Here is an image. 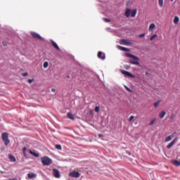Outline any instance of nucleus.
<instances>
[{
	"label": "nucleus",
	"instance_id": "obj_1",
	"mask_svg": "<svg viewBox=\"0 0 180 180\" xmlns=\"http://www.w3.org/2000/svg\"><path fill=\"white\" fill-rule=\"evenodd\" d=\"M125 56L127 57H129V58H131L129 60V62L131 63V64H133L134 65H140V58L130 53H126Z\"/></svg>",
	"mask_w": 180,
	"mask_h": 180
},
{
	"label": "nucleus",
	"instance_id": "obj_2",
	"mask_svg": "<svg viewBox=\"0 0 180 180\" xmlns=\"http://www.w3.org/2000/svg\"><path fill=\"white\" fill-rule=\"evenodd\" d=\"M41 160L43 165H51V164L53 162V160L51 158L46 156L41 158Z\"/></svg>",
	"mask_w": 180,
	"mask_h": 180
},
{
	"label": "nucleus",
	"instance_id": "obj_3",
	"mask_svg": "<svg viewBox=\"0 0 180 180\" xmlns=\"http://www.w3.org/2000/svg\"><path fill=\"white\" fill-rule=\"evenodd\" d=\"M2 140L5 143V146H8L11 141H9V134L4 132L2 134Z\"/></svg>",
	"mask_w": 180,
	"mask_h": 180
},
{
	"label": "nucleus",
	"instance_id": "obj_4",
	"mask_svg": "<svg viewBox=\"0 0 180 180\" xmlns=\"http://www.w3.org/2000/svg\"><path fill=\"white\" fill-rule=\"evenodd\" d=\"M120 72H121V74L124 75L125 78H136V76L130 73V72H127L126 70H121Z\"/></svg>",
	"mask_w": 180,
	"mask_h": 180
},
{
	"label": "nucleus",
	"instance_id": "obj_5",
	"mask_svg": "<svg viewBox=\"0 0 180 180\" xmlns=\"http://www.w3.org/2000/svg\"><path fill=\"white\" fill-rule=\"evenodd\" d=\"M121 41L124 46H131L133 44V41L129 39H122Z\"/></svg>",
	"mask_w": 180,
	"mask_h": 180
},
{
	"label": "nucleus",
	"instance_id": "obj_6",
	"mask_svg": "<svg viewBox=\"0 0 180 180\" xmlns=\"http://www.w3.org/2000/svg\"><path fill=\"white\" fill-rule=\"evenodd\" d=\"M31 34L34 39H39V40H43V37L40 36L37 32H31Z\"/></svg>",
	"mask_w": 180,
	"mask_h": 180
},
{
	"label": "nucleus",
	"instance_id": "obj_7",
	"mask_svg": "<svg viewBox=\"0 0 180 180\" xmlns=\"http://www.w3.org/2000/svg\"><path fill=\"white\" fill-rule=\"evenodd\" d=\"M79 172H71L69 174V176H72V178H79Z\"/></svg>",
	"mask_w": 180,
	"mask_h": 180
},
{
	"label": "nucleus",
	"instance_id": "obj_8",
	"mask_svg": "<svg viewBox=\"0 0 180 180\" xmlns=\"http://www.w3.org/2000/svg\"><path fill=\"white\" fill-rule=\"evenodd\" d=\"M178 141V138H175L169 145H167V148L169 150V148H172L175 143Z\"/></svg>",
	"mask_w": 180,
	"mask_h": 180
},
{
	"label": "nucleus",
	"instance_id": "obj_9",
	"mask_svg": "<svg viewBox=\"0 0 180 180\" xmlns=\"http://www.w3.org/2000/svg\"><path fill=\"white\" fill-rule=\"evenodd\" d=\"M53 176H55V178H60L61 177V174H60V171H58V169H53Z\"/></svg>",
	"mask_w": 180,
	"mask_h": 180
},
{
	"label": "nucleus",
	"instance_id": "obj_10",
	"mask_svg": "<svg viewBox=\"0 0 180 180\" xmlns=\"http://www.w3.org/2000/svg\"><path fill=\"white\" fill-rule=\"evenodd\" d=\"M175 136H176V132H174L170 136L166 137L165 142L168 143V141H171V140H172L174 139V137H175Z\"/></svg>",
	"mask_w": 180,
	"mask_h": 180
},
{
	"label": "nucleus",
	"instance_id": "obj_11",
	"mask_svg": "<svg viewBox=\"0 0 180 180\" xmlns=\"http://www.w3.org/2000/svg\"><path fill=\"white\" fill-rule=\"evenodd\" d=\"M52 46L58 51H60V47L58 46V45L57 44V43H56L55 41H53V39L50 40Z\"/></svg>",
	"mask_w": 180,
	"mask_h": 180
},
{
	"label": "nucleus",
	"instance_id": "obj_12",
	"mask_svg": "<svg viewBox=\"0 0 180 180\" xmlns=\"http://www.w3.org/2000/svg\"><path fill=\"white\" fill-rule=\"evenodd\" d=\"M98 58H101V60H105L106 58L105 53H103L102 51H99L98 53Z\"/></svg>",
	"mask_w": 180,
	"mask_h": 180
},
{
	"label": "nucleus",
	"instance_id": "obj_13",
	"mask_svg": "<svg viewBox=\"0 0 180 180\" xmlns=\"http://www.w3.org/2000/svg\"><path fill=\"white\" fill-rule=\"evenodd\" d=\"M117 47L118 50H120L121 51H130V49H127L120 45H118Z\"/></svg>",
	"mask_w": 180,
	"mask_h": 180
},
{
	"label": "nucleus",
	"instance_id": "obj_14",
	"mask_svg": "<svg viewBox=\"0 0 180 180\" xmlns=\"http://www.w3.org/2000/svg\"><path fill=\"white\" fill-rule=\"evenodd\" d=\"M37 174L36 173H28V178H30V179H33V178H37Z\"/></svg>",
	"mask_w": 180,
	"mask_h": 180
},
{
	"label": "nucleus",
	"instance_id": "obj_15",
	"mask_svg": "<svg viewBox=\"0 0 180 180\" xmlns=\"http://www.w3.org/2000/svg\"><path fill=\"white\" fill-rule=\"evenodd\" d=\"M165 115H167V112H165V110H162L160 113H159V117L160 119H164V117H165Z\"/></svg>",
	"mask_w": 180,
	"mask_h": 180
},
{
	"label": "nucleus",
	"instance_id": "obj_16",
	"mask_svg": "<svg viewBox=\"0 0 180 180\" xmlns=\"http://www.w3.org/2000/svg\"><path fill=\"white\" fill-rule=\"evenodd\" d=\"M130 13H131V10H130V8H127L125 11L126 18H130Z\"/></svg>",
	"mask_w": 180,
	"mask_h": 180
},
{
	"label": "nucleus",
	"instance_id": "obj_17",
	"mask_svg": "<svg viewBox=\"0 0 180 180\" xmlns=\"http://www.w3.org/2000/svg\"><path fill=\"white\" fill-rule=\"evenodd\" d=\"M136 15H137V8H135L133 11H131V18H135Z\"/></svg>",
	"mask_w": 180,
	"mask_h": 180
},
{
	"label": "nucleus",
	"instance_id": "obj_18",
	"mask_svg": "<svg viewBox=\"0 0 180 180\" xmlns=\"http://www.w3.org/2000/svg\"><path fill=\"white\" fill-rule=\"evenodd\" d=\"M8 158L12 162H15L16 161V158H15V156H13V155H8Z\"/></svg>",
	"mask_w": 180,
	"mask_h": 180
},
{
	"label": "nucleus",
	"instance_id": "obj_19",
	"mask_svg": "<svg viewBox=\"0 0 180 180\" xmlns=\"http://www.w3.org/2000/svg\"><path fill=\"white\" fill-rule=\"evenodd\" d=\"M154 29H155V24L154 23L150 24L149 26V32H153Z\"/></svg>",
	"mask_w": 180,
	"mask_h": 180
},
{
	"label": "nucleus",
	"instance_id": "obj_20",
	"mask_svg": "<svg viewBox=\"0 0 180 180\" xmlns=\"http://www.w3.org/2000/svg\"><path fill=\"white\" fill-rule=\"evenodd\" d=\"M173 22L174 25H178V23L179 22V17L175 16Z\"/></svg>",
	"mask_w": 180,
	"mask_h": 180
},
{
	"label": "nucleus",
	"instance_id": "obj_21",
	"mask_svg": "<svg viewBox=\"0 0 180 180\" xmlns=\"http://www.w3.org/2000/svg\"><path fill=\"white\" fill-rule=\"evenodd\" d=\"M174 165H175L176 167H179L180 166V160H175L173 162Z\"/></svg>",
	"mask_w": 180,
	"mask_h": 180
},
{
	"label": "nucleus",
	"instance_id": "obj_22",
	"mask_svg": "<svg viewBox=\"0 0 180 180\" xmlns=\"http://www.w3.org/2000/svg\"><path fill=\"white\" fill-rule=\"evenodd\" d=\"M68 117L71 120H75V117H74V115L71 112H68Z\"/></svg>",
	"mask_w": 180,
	"mask_h": 180
},
{
	"label": "nucleus",
	"instance_id": "obj_23",
	"mask_svg": "<svg viewBox=\"0 0 180 180\" xmlns=\"http://www.w3.org/2000/svg\"><path fill=\"white\" fill-rule=\"evenodd\" d=\"M30 154H31L32 155H34V157H36L37 158H39V153H36L32 150H30Z\"/></svg>",
	"mask_w": 180,
	"mask_h": 180
},
{
	"label": "nucleus",
	"instance_id": "obj_24",
	"mask_svg": "<svg viewBox=\"0 0 180 180\" xmlns=\"http://www.w3.org/2000/svg\"><path fill=\"white\" fill-rule=\"evenodd\" d=\"M158 35H157L156 34H153L150 38V41H153V40H154V39H157Z\"/></svg>",
	"mask_w": 180,
	"mask_h": 180
},
{
	"label": "nucleus",
	"instance_id": "obj_25",
	"mask_svg": "<svg viewBox=\"0 0 180 180\" xmlns=\"http://www.w3.org/2000/svg\"><path fill=\"white\" fill-rule=\"evenodd\" d=\"M160 103H161V101H158L155 102L154 104H153L154 107L155 108L158 107V105H160Z\"/></svg>",
	"mask_w": 180,
	"mask_h": 180
},
{
	"label": "nucleus",
	"instance_id": "obj_26",
	"mask_svg": "<svg viewBox=\"0 0 180 180\" xmlns=\"http://www.w3.org/2000/svg\"><path fill=\"white\" fill-rule=\"evenodd\" d=\"M160 6H164V0H159Z\"/></svg>",
	"mask_w": 180,
	"mask_h": 180
},
{
	"label": "nucleus",
	"instance_id": "obj_27",
	"mask_svg": "<svg viewBox=\"0 0 180 180\" xmlns=\"http://www.w3.org/2000/svg\"><path fill=\"white\" fill-rule=\"evenodd\" d=\"M56 148L57 150H62L61 145H60V144L56 145Z\"/></svg>",
	"mask_w": 180,
	"mask_h": 180
},
{
	"label": "nucleus",
	"instance_id": "obj_28",
	"mask_svg": "<svg viewBox=\"0 0 180 180\" xmlns=\"http://www.w3.org/2000/svg\"><path fill=\"white\" fill-rule=\"evenodd\" d=\"M49 67V62L46 61L44 63V68H47Z\"/></svg>",
	"mask_w": 180,
	"mask_h": 180
},
{
	"label": "nucleus",
	"instance_id": "obj_29",
	"mask_svg": "<svg viewBox=\"0 0 180 180\" xmlns=\"http://www.w3.org/2000/svg\"><path fill=\"white\" fill-rule=\"evenodd\" d=\"M155 120H157L155 118L152 120L150 122V126H153L154 124V123H155Z\"/></svg>",
	"mask_w": 180,
	"mask_h": 180
},
{
	"label": "nucleus",
	"instance_id": "obj_30",
	"mask_svg": "<svg viewBox=\"0 0 180 180\" xmlns=\"http://www.w3.org/2000/svg\"><path fill=\"white\" fill-rule=\"evenodd\" d=\"M103 20H104V22H105V23H108V22H110V20L108 19V18H103Z\"/></svg>",
	"mask_w": 180,
	"mask_h": 180
},
{
	"label": "nucleus",
	"instance_id": "obj_31",
	"mask_svg": "<svg viewBox=\"0 0 180 180\" xmlns=\"http://www.w3.org/2000/svg\"><path fill=\"white\" fill-rule=\"evenodd\" d=\"M95 112H96V113L99 112V106H96L95 108Z\"/></svg>",
	"mask_w": 180,
	"mask_h": 180
},
{
	"label": "nucleus",
	"instance_id": "obj_32",
	"mask_svg": "<svg viewBox=\"0 0 180 180\" xmlns=\"http://www.w3.org/2000/svg\"><path fill=\"white\" fill-rule=\"evenodd\" d=\"M133 119H134V116L131 115L129 118V122H132Z\"/></svg>",
	"mask_w": 180,
	"mask_h": 180
},
{
	"label": "nucleus",
	"instance_id": "obj_33",
	"mask_svg": "<svg viewBox=\"0 0 180 180\" xmlns=\"http://www.w3.org/2000/svg\"><path fill=\"white\" fill-rule=\"evenodd\" d=\"M124 88L126 89L127 91L131 92V89H130V88H129L127 86H124Z\"/></svg>",
	"mask_w": 180,
	"mask_h": 180
},
{
	"label": "nucleus",
	"instance_id": "obj_34",
	"mask_svg": "<svg viewBox=\"0 0 180 180\" xmlns=\"http://www.w3.org/2000/svg\"><path fill=\"white\" fill-rule=\"evenodd\" d=\"M26 150H27V148L26 147H24L22 149L23 154H26Z\"/></svg>",
	"mask_w": 180,
	"mask_h": 180
},
{
	"label": "nucleus",
	"instance_id": "obj_35",
	"mask_svg": "<svg viewBox=\"0 0 180 180\" xmlns=\"http://www.w3.org/2000/svg\"><path fill=\"white\" fill-rule=\"evenodd\" d=\"M146 36V34H142L139 35V37H140L141 39H143V37H144Z\"/></svg>",
	"mask_w": 180,
	"mask_h": 180
},
{
	"label": "nucleus",
	"instance_id": "obj_36",
	"mask_svg": "<svg viewBox=\"0 0 180 180\" xmlns=\"http://www.w3.org/2000/svg\"><path fill=\"white\" fill-rule=\"evenodd\" d=\"M27 75H28L27 72L22 73V77H27Z\"/></svg>",
	"mask_w": 180,
	"mask_h": 180
},
{
	"label": "nucleus",
	"instance_id": "obj_37",
	"mask_svg": "<svg viewBox=\"0 0 180 180\" xmlns=\"http://www.w3.org/2000/svg\"><path fill=\"white\" fill-rule=\"evenodd\" d=\"M33 79H28V82H29V84H32V82H33Z\"/></svg>",
	"mask_w": 180,
	"mask_h": 180
},
{
	"label": "nucleus",
	"instance_id": "obj_38",
	"mask_svg": "<svg viewBox=\"0 0 180 180\" xmlns=\"http://www.w3.org/2000/svg\"><path fill=\"white\" fill-rule=\"evenodd\" d=\"M56 89H54V88L51 89L52 92H56Z\"/></svg>",
	"mask_w": 180,
	"mask_h": 180
},
{
	"label": "nucleus",
	"instance_id": "obj_39",
	"mask_svg": "<svg viewBox=\"0 0 180 180\" xmlns=\"http://www.w3.org/2000/svg\"><path fill=\"white\" fill-rule=\"evenodd\" d=\"M98 137L101 139V138L103 137V135H102V134H98Z\"/></svg>",
	"mask_w": 180,
	"mask_h": 180
},
{
	"label": "nucleus",
	"instance_id": "obj_40",
	"mask_svg": "<svg viewBox=\"0 0 180 180\" xmlns=\"http://www.w3.org/2000/svg\"><path fill=\"white\" fill-rule=\"evenodd\" d=\"M1 151H5V147H2V148H1Z\"/></svg>",
	"mask_w": 180,
	"mask_h": 180
},
{
	"label": "nucleus",
	"instance_id": "obj_41",
	"mask_svg": "<svg viewBox=\"0 0 180 180\" xmlns=\"http://www.w3.org/2000/svg\"><path fill=\"white\" fill-rule=\"evenodd\" d=\"M3 46H6V42L3 41Z\"/></svg>",
	"mask_w": 180,
	"mask_h": 180
},
{
	"label": "nucleus",
	"instance_id": "obj_42",
	"mask_svg": "<svg viewBox=\"0 0 180 180\" xmlns=\"http://www.w3.org/2000/svg\"><path fill=\"white\" fill-rule=\"evenodd\" d=\"M8 180H18V179H9Z\"/></svg>",
	"mask_w": 180,
	"mask_h": 180
},
{
	"label": "nucleus",
	"instance_id": "obj_43",
	"mask_svg": "<svg viewBox=\"0 0 180 180\" xmlns=\"http://www.w3.org/2000/svg\"><path fill=\"white\" fill-rule=\"evenodd\" d=\"M107 30H110V27H108V28H107Z\"/></svg>",
	"mask_w": 180,
	"mask_h": 180
},
{
	"label": "nucleus",
	"instance_id": "obj_44",
	"mask_svg": "<svg viewBox=\"0 0 180 180\" xmlns=\"http://www.w3.org/2000/svg\"><path fill=\"white\" fill-rule=\"evenodd\" d=\"M172 1V2H174V0H171Z\"/></svg>",
	"mask_w": 180,
	"mask_h": 180
},
{
	"label": "nucleus",
	"instance_id": "obj_45",
	"mask_svg": "<svg viewBox=\"0 0 180 180\" xmlns=\"http://www.w3.org/2000/svg\"><path fill=\"white\" fill-rule=\"evenodd\" d=\"M146 75H148V72H146Z\"/></svg>",
	"mask_w": 180,
	"mask_h": 180
}]
</instances>
